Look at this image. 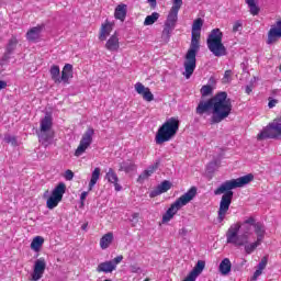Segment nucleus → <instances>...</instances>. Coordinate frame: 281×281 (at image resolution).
<instances>
[{
  "label": "nucleus",
  "mask_w": 281,
  "mask_h": 281,
  "mask_svg": "<svg viewBox=\"0 0 281 281\" xmlns=\"http://www.w3.org/2000/svg\"><path fill=\"white\" fill-rule=\"evenodd\" d=\"M232 99L227 98V92H218L206 101H200L195 113L196 115H205L212 111L211 124H221L223 120H227L232 115Z\"/></svg>",
  "instance_id": "obj_1"
},
{
  "label": "nucleus",
  "mask_w": 281,
  "mask_h": 281,
  "mask_svg": "<svg viewBox=\"0 0 281 281\" xmlns=\"http://www.w3.org/2000/svg\"><path fill=\"white\" fill-rule=\"evenodd\" d=\"M251 181H254V175L248 173L237 179H232L223 182L214 191L215 196H220V194H223L217 211L218 223H223V221H225V217L227 216V212H229V205H232V199H234V191L232 190H236V188H244V186L251 183Z\"/></svg>",
  "instance_id": "obj_2"
},
{
  "label": "nucleus",
  "mask_w": 281,
  "mask_h": 281,
  "mask_svg": "<svg viewBox=\"0 0 281 281\" xmlns=\"http://www.w3.org/2000/svg\"><path fill=\"white\" fill-rule=\"evenodd\" d=\"M200 41H201V32L192 31L191 44L184 56V63H183V67H184L183 76L184 78H187V80H190V78H192V74H194V69H196V54L199 53V49L201 47Z\"/></svg>",
  "instance_id": "obj_3"
},
{
  "label": "nucleus",
  "mask_w": 281,
  "mask_h": 281,
  "mask_svg": "<svg viewBox=\"0 0 281 281\" xmlns=\"http://www.w3.org/2000/svg\"><path fill=\"white\" fill-rule=\"evenodd\" d=\"M179 132V119L170 117L157 131L155 142L158 146L170 142Z\"/></svg>",
  "instance_id": "obj_4"
},
{
  "label": "nucleus",
  "mask_w": 281,
  "mask_h": 281,
  "mask_svg": "<svg viewBox=\"0 0 281 281\" xmlns=\"http://www.w3.org/2000/svg\"><path fill=\"white\" fill-rule=\"evenodd\" d=\"M194 196H196V187H191L188 192L182 194L170 205L167 212L162 215V223H170V221L175 218L177 212H179L181 207H184V205H188V203H190Z\"/></svg>",
  "instance_id": "obj_5"
},
{
  "label": "nucleus",
  "mask_w": 281,
  "mask_h": 281,
  "mask_svg": "<svg viewBox=\"0 0 281 281\" xmlns=\"http://www.w3.org/2000/svg\"><path fill=\"white\" fill-rule=\"evenodd\" d=\"M206 45L210 52L217 58L227 55V48L223 44V32H221V29H213L211 31L206 40Z\"/></svg>",
  "instance_id": "obj_6"
},
{
  "label": "nucleus",
  "mask_w": 281,
  "mask_h": 281,
  "mask_svg": "<svg viewBox=\"0 0 281 281\" xmlns=\"http://www.w3.org/2000/svg\"><path fill=\"white\" fill-rule=\"evenodd\" d=\"M52 126H54V119L52 115L46 114L40 122L38 139L42 144H47L54 139Z\"/></svg>",
  "instance_id": "obj_7"
},
{
  "label": "nucleus",
  "mask_w": 281,
  "mask_h": 281,
  "mask_svg": "<svg viewBox=\"0 0 281 281\" xmlns=\"http://www.w3.org/2000/svg\"><path fill=\"white\" fill-rule=\"evenodd\" d=\"M238 232H240V223L233 224L226 232V243L235 247H245L249 241L243 233L238 234Z\"/></svg>",
  "instance_id": "obj_8"
},
{
  "label": "nucleus",
  "mask_w": 281,
  "mask_h": 281,
  "mask_svg": "<svg viewBox=\"0 0 281 281\" xmlns=\"http://www.w3.org/2000/svg\"><path fill=\"white\" fill-rule=\"evenodd\" d=\"M281 137V119H276L273 122L263 128L257 136L258 139H278Z\"/></svg>",
  "instance_id": "obj_9"
},
{
  "label": "nucleus",
  "mask_w": 281,
  "mask_h": 281,
  "mask_svg": "<svg viewBox=\"0 0 281 281\" xmlns=\"http://www.w3.org/2000/svg\"><path fill=\"white\" fill-rule=\"evenodd\" d=\"M65 192H67V186L65 184V182H59L53 190L50 196L47 199L46 207L48 210H54V207H58V203L63 201Z\"/></svg>",
  "instance_id": "obj_10"
},
{
  "label": "nucleus",
  "mask_w": 281,
  "mask_h": 281,
  "mask_svg": "<svg viewBox=\"0 0 281 281\" xmlns=\"http://www.w3.org/2000/svg\"><path fill=\"white\" fill-rule=\"evenodd\" d=\"M93 135H95V131L89 127L81 137L79 146L75 151V157H80L87 153V148L93 144Z\"/></svg>",
  "instance_id": "obj_11"
},
{
  "label": "nucleus",
  "mask_w": 281,
  "mask_h": 281,
  "mask_svg": "<svg viewBox=\"0 0 281 281\" xmlns=\"http://www.w3.org/2000/svg\"><path fill=\"white\" fill-rule=\"evenodd\" d=\"M122 260H124V256L120 255L112 260L101 262L97 267V272L98 273H113V271H115V269H117V266L120 265V262H122Z\"/></svg>",
  "instance_id": "obj_12"
},
{
  "label": "nucleus",
  "mask_w": 281,
  "mask_h": 281,
  "mask_svg": "<svg viewBox=\"0 0 281 281\" xmlns=\"http://www.w3.org/2000/svg\"><path fill=\"white\" fill-rule=\"evenodd\" d=\"M182 5H183V0H173V4L165 22L167 25L177 27V21H179V10H181Z\"/></svg>",
  "instance_id": "obj_13"
},
{
  "label": "nucleus",
  "mask_w": 281,
  "mask_h": 281,
  "mask_svg": "<svg viewBox=\"0 0 281 281\" xmlns=\"http://www.w3.org/2000/svg\"><path fill=\"white\" fill-rule=\"evenodd\" d=\"M46 268L47 262L45 261V258H40L35 260L31 281L41 280V278H43V274L45 273Z\"/></svg>",
  "instance_id": "obj_14"
},
{
  "label": "nucleus",
  "mask_w": 281,
  "mask_h": 281,
  "mask_svg": "<svg viewBox=\"0 0 281 281\" xmlns=\"http://www.w3.org/2000/svg\"><path fill=\"white\" fill-rule=\"evenodd\" d=\"M135 91L138 95H142L146 102H153L155 95L150 92V88H146L142 82L135 83Z\"/></svg>",
  "instance_id": "obj_15"
},
{
  "label": "nucleus",
  "mask_w": 281,
  "mask_h": 281,
  "mask_svg": "<svg viewBox=\"0 0 281 281\" xmlns=\"http://www.w3.org/2000/svg\"><path fill=\"white\" fill-rule=\"evenodd\" d=\"M256 225V218L248 217L241 224H239V232L246 237V240L249 241V235L251 234V228Z\"/></svg>",
  "instance_id": "obj_16"
},
{
  "label": "nucleus",
  "mask_w": 281,
  "mask_h": 281,
  "mask_svg": "<svg viewBox=\"0 0 281 281\" xmlns=\"http://www.w3.org/2000/svg\"><path fill=\"white\" fill-rule=\"evenodd\" d=\"M43 25H37L27 31L26 41L30 43H38V41H41V32H43Z\"/></svg>",
  "instance_id": "obj_17"
},
{
  "label": "nucleus",
  "mask_w": 281,
  "mask_h": 281,
  "mask_svg": "<svg viewBox=\"0 0 281 281\" xmlns=\"http://www.w3.org/2000/svg\"><path fill=\"white\" fill-rule=\"evenodd\" d=\"M111 32H113V23L106 20L105 23L101 25L99 40L106 41V38H109V36L111 35Z\"/></svg>",
  "instance_id": "obj_18"
},
{
  "label": "nucleus",
  "mask_w": 281,
  "mask_h": 281,
  "mask_svg": "<svg viewBox=\"0 0 281 281\" xmlns=\"http://www.w3.org/2000/svg\"><path fill=\"white\" fill-rule=\"evenodd\" d=\"M105 49L108 52H117L120 49V37H117V33H114L105 43Z\"/></svg>",
  "instance_id": "obj_19"
},
{
  "label": "nucleus",
  "mask_w": 281,
  "mask_h": 281,
  "mask_svg": "<svg viewBox=\"0 0 281 281\" xmlns=\"http://www.w3.org/2000/svg\"><path fill=\"white\" fill-rule=\"evenodd\" d=\"M70 78H74V66L71 64H66L61 71L60 81L65 85H69Z\"/></svg>",
  "instance_id": "obj_20"
},
{
  "label": "nucleus",
  "mask_w": 281,
  "mask_h": 281,
  "mask_svg": "<svg viewBox=\"0 0 281 281\" xmlns=\"http://www.w3.org/2000/svg\"><path fill=\"white\" fill-rule=\"evenodd\" d=\"M203 269H205V261L199 260L193 270L187 277L192 281H196V278L203 273Z\"/></svg>",
  "instance_id": "obj_21"
},
{
  "label": "nucleus",
  "mask_w": 281,
  "mask_h": 281,
  "mask_svg": "<svg viewBox=\"0 0 281 281\" xmlns=\"http://www.w3.org/2000/svg\"><path fill=\"white\" fill-rule=\"evenodd\" d=\"M254 232L257 236V240L259 243H262V240H265V236L267 234V227H265V224H262V222H255Z\"/></svg>",
  "instance_id": "obj_22"
},
{
  "label": "nucleus",
  "mask_w": 281,
  "mask_h": 281,
  "mask_svg": "<svg viewBox=\"0 0 281 281\" xmlns=\"http://www.w3.org/2000/svg\"><path fill=\"white\" fill-rule=\"evenodd\" d=\"M157 168H159V162H156L155 165L149 166L146 170L142 172L138 177L139 183L146 181L149 177L153 176V173L156 172Z\"/></svg>",
  "instance_id": "obj_23"
},
{
  "label": "nucleus",
  "mask_w": 281,
  "mask_h": 281,
  "mask_svg": "<svg viewBox=\"0 0 281 281\" xmlns=\"http://www.w3.org/2000/svg\"><path fill=\"white\" fill-rule=\"evenodd\" d=\"M120 172H135L137 170V165L133 160H124L120 164Z\"/></svg>",
  "instance_id": "obj_24"
},
{
  "label": "nucleus",
  "mask_w": 281,
  "mask_h": 281,
  "mask_svg": "<svg viewBox=\"0 0 281 281\" xmlns=\"http://www.w3.org/2000/svg\"><path fill=\"white\" fill-rule=\"evenodd\" d=\"M172 188V183L170 181H162L155 191L151 192V196H159V194H164V192H168Z\"/></svg>",
  "instance_id": "obj_25"
},
{
  "label": "nucleus",
  "mask_w": 281,
  "mask_h": 281,
  "mask_svg": "<svg viewBox=\"0 0 281 281\" xmlns=\"http://www.w3.org/2000/svg\"><path fill=\"white\" fill-rule=\"evenodd\" d=\"M218 270L222 276H228L232 271V261L229 258H225L221 261Z\"/></svg>",
  "instance_id": "obj_26"
},
{
  "label": "nucleus",
  "mask_w": 281,
  "mask_h": 281,
  "mask_svg": "<svg viewBox=\"0 0 281 281\" xmlns=\"http://www.w3.org/2000/svg\"><path fill=\"white\" fill-rule=\"evenodd\" d=\"M114 18L124 22L126 19V4H119L114 11Z\"/></svg>",
  "instance_id": "obj_27"
},
{
  "label": "nucleus",
  "mask_w": 281,
  "mask_h": 281,
  "mask_svg": "<svg viewBox=\"0 0 281 281\" xmlns=\"http://www.w3.org/2000/svg\"><path fill=\"white\" fill-rule=\"evenodd\" d=\"M49 74L55 85H60V67L57 65H53L49 69Z\"/></svg>",
  "instance_id": "obj_28"
},
{
  "label": "nucleus",
  "mask_w": 281,
  "mask_h": 281,
  "mask_svg": "<svg viewBox=\"0 0 281 281\" xmlns=\"http://www.w3.org/2000/svg\"><path fill=\"white\" fill-rule=\"evenodd\" d=\"M111 243H113V233L103 235L100 239L101 249H109V247H111Z\"/></svg>",
  "instance_id": "obj_29"
},
{
  "label": "nucleus",
  "mask_w": 281,
  "mask_h": 281,
  "mask_svg": "<svg viewBox=\"0 0 281 281\" xmlns=\"http://www.w3.org/2000/svg\"><path fill=\"white\" fill-rule=\"evenodd\" d=\"M45 243V238H43L42 236H36L33 238L32 243H31V249L33 251H41V248L43 247Z\"/></svg>",
  "instance_id": "obj_30"
},
{
  "label": "nucleus",
  "mask_w": 281,
  "mask_h": 281,
  "mask_svg": "<svg viewBox=\"0 0 281 281\" xmlns=\"http://www.w3.org/2000/svg\"><path fill=\"white\" fill-rule=\"evenodd\" d=\"M100 172H101L100 167L94 168V170L92 171L91 179L89 182V191L93 190V188L95 187V183H98L100 179Z\"/></svg>",
  "instance_id": "obj_31"
},
{
  "label": "nucleus",
  "mask_w": 281,
  "mask_h": 281,
  "mask_svg": "<svg viewBox=\"0 0 281 281\" xmlns=\"http://www.w3.org/2000/svg\"><path fill=\"white\" fill-rule=\"evenodd\" d=\"M246 3L249 8V12L250 14H252V16H258V14H260V7H258L256 4V0H246Z\"/></svg>",
  "instance_id": "obj_32"
},
{
  "label": "nucleus",
  "mask_w": 281,
  "mask_h": 281,
  "mask_svg": "<svg viewBox=\"0 0 281 281\" xmlns=\"http://www.w3.org/2000/svg\"><path fill=\"white\" fill-rule=\"evenodd\" d=\"M260 245H262V241H259L258 239L251 244L246 243L244 245L246 254L248 255L254 254V251H256V249H258Z\"/></svg>",
  "instance_id": "obj_33"
},
{
  "label": "nucleus",
  "mask_w": 281,
  "mask_h": 281,
  "mask_svg": "<svg viewBox=\"0 0 281 281\" xmlns=\"http://www.w3.org/2000/svg\"><path fill=\"white\" fill-rule=\"evenodd\" d=\"M105 179L109 183H119L120 178L117 177V173H115V170L113 168H110L108 172L105 173Z\"/></svg>",
  "instance_id": "obj_34"
},
{
  "label": "nucleus",
  "mask_w": 281,
  "mask_h": 281,
  "mask_svg": "<svg viewBox=\"0 0 281 281\" xmlns=\"http://www.w3.org/2000/svg\"><path fill=\"white\" fill-rule=\"evenodd\" d=\"M16 45H19V40H16V37L12 36L9 40V43L7 45L8 54H12V52H14L16 49Z\"/></svg>",
  "instance_id": "obj_35"
},
{
  "label": "nucleus",
  "mask_w": 281,
  "mask_h": 281,
  "mask_svg": "<svg viewBox=\"0 0 281 281\" xmlns=\"http://www.w3.org/2000/svg\"><path fill=\"white\" fill-rule=\"evenodd\" d=\"M173 30H175V26L165 23V27L162 30V35H161L162 38L165 41H168L170 38V35L172 34Z\"/></svg>",
  "instance_id": "obj_36"
},
{
  "label": "nucleus",
  "mask_w": 281,
  "mask_h": 281,
  "mask_svg": "<svg viewBox=\"0 0 281 281\" xmlns=\"http://www.w3.org/2000/svg\"><path fill=\"white\" fill-rule=\"evenodd\" d=\"M159 19V13L154 12L150 15H147L145 21H144V25H153L155 22H157Z\"/></svg>",
  "instance_id": "obj_37"
},
{
  "label": "nucleus",
  "mask_w": 281,
  "mask_h": 281,
  "mask_svg": "<svg viewBox=\"0 0 281 281\" xmlns=\"http://www.w3.org/2000/svg\"><path fill=\"white\" fill-rule=\"evenodd\" d=\"M212 86L210 85H206V86H203L200 90V93L203 98L207 97V95H212Z\"/></svg>",
  "instance_id": "obj_38"
},
{
  "label": "nucleus",
  "mask_w": 281,
  "mask_h": 281,
  "mask_svg": "<svg viewBox=\"0 0 281 281\" xmlns=\"http://www.w3.org/2000/svg\"><path fill=\"white\" fill-rule=\"evenodd\" d=\"M201 27H203V20L199 18L193 22L192 32H201Z\"/></svg>",
  "instance_id": "obj_39"
},
{
  "label": "nucleus",
  "mask_w": 281,
  "mask_h": 281,
  "mask_svg": "<svg viewBox=\"0 0 281 281\" xmlns=\"http://www.w3.org/2000/svg\"><path fill=\"white\" fill-rule=\"evenodd\" d=\"M233 32L236 34V32H243V21H236L233 25Z\"/></svg>",
  "instance_id": "obj_40"
},
{
  "label": "nucleus",
  "mask_w": 281,
  "mask_h": 281,
  "mask_svg": "<svg viewBox=\"0 0 281 281\" xmlns=\"http://www.w3.org/2000/svg\"><path fill=\"white\" fill-rule=\"evenodd\" d=\"M207 171L209 172H214L218 168V161L213 160L207 165Z\"/></svg>",
  "instance_id": "obj_41"
},
{
  "label": "nucleus",
  "mask_w": 281,
  "mask_h": 281,
  "mask_svg": "<svg viewBox=\"0 0 281 281\" xmlns=\"http://www.w3.org/2000/svg\"><path fill=\"white\" fill-rule=\"evenodd\" d=\"M232 76H234V72H232V70H226L224 72L223 82H232Z\"/></svg>",
  "instance_id": "obj_42"
},
{
  "label": "nucleus",
  "mask_w": 281,
  "mask_h": 281,
  "mask_svg": "<svg viewBox=\"0 0 281 281\" xmlns=\"http://www.w3.org/2000/svg\"><path fill=\"white\" fill-rule=\"evenodd\" d=\"M267 257H263L261 261L258 263L257 269L265 271V269H267Z\"/></svg>",
  "instance_id": "obj_43"
},
{
  "label": "nucleus",
  "mask_w": 281,
  "mask_h": 281,
  "mask_svg": "<svg viewBox=\"0 0 281 281\" xmlns=\"http://www.w3.org/2000/svg\"><path fill=\"white\" fill-rule=\"evenodd\" d=\"M4 142H7V144H12V146H16V137L14 136L7 135Z\"/></svg>",
  "instance_id": "obj_44"
},
{
  "label": "nucleus",
  "mask_w": 281,
  "mask_h": 281,
  "mask_svg": "<svg viewBox=\"0 0 281 281\" xmlns=\"http://www.w3.org/2000/svg\"><path fill=\"white\" fill-rule=\"evenodd\" d=\"M130 271L131 273H138L140 274L142 273V268L137 265H131L130 266Z\"/></svg>",
  "instance_id": "obj_45"
},
{
  "label": "nucleus",
  "mask_w": 281,
  "mask_h": 281,
  "mask_svg": "<svg viewBox=\"0 0 281 281\" xmlns=\"http://www.w3.org/2000/svg\"><path fill=\"white\" fill-rule=\"evenodd\" d=\"M64 178L66 179V181H71L74 179V171L67 169L64 173Z\"/></svg>",
  "instance_id": "obj_46"
},
{
  "label": "nucleus",
  "mask_w": 281,
  "mask_h": 281,
  "mask_svg": "<svg viewBox=\"0 0 281 281\" xmlns=\"http://www.w3.org/2000/svg\"><path fill=\"white\" fill-rule=\"evenodd\" d=\"M260 276H262V270H260L259 268H257V270L255 271L254 276L251 277L250 281H256L258 280V278H260Z\"/></svg>",
  "instance_id": "obj_47"
},
{
  "label": "nucleus",
  "mask_w": 281,
  "mask_h": 281,
  "mask_svg": "<svg viewBox=\"0 0 281 281\" xmlns=\"http://www.w3.org/2000/svg\"><path fill=\"white\" fill-rule=\"evenodd\" d=\"M278 104V100L271 99L268 103L269 109H273Z\"/></svg>",
  "instance_id": "obj_48"
},
{
  "label": "nucleus",
  "mask_w": 281,
  "mask_h": 281,
  "mask_svg": "<svg viewBox=\"0 0 281 281\" xmlns=\"http://www.w3.org/2000/svg\"><path fill=\"white\" fill-rule=\"evenodd\" d=\"M87 196H89V192L83 191L80 195V201L81 203H85V200L87 199Z\"/></svg>",
  "instance_id": "obj_49"
},
{
  "label": "nucleus",
  "mask_w": 281,
  "mask_h": 281,
  "mask_svg": "<svg viewBox=\"0 0 281 281\" xmlns=\"http://www.w3.org/2000/svg\"><path fill=\"white\" fill-rule=\"evenodd\" d=\"M113 186H114L116 192H121L122 186L120 183L114 182Z\"/></svg>",
  "instance_id": "obj_50"
},
{
  "label": "nucleus",
  "mask_w": 281,
  "mask_h": 281,
  "mask_svg": "<svg viewBox=\"0 0 281 281\" xmlns=\"http://www.w3.org/2000/svg\"><path fill=\"white\" fill-rule=\"evenodd\" d=\"M8 87V82L0 80V91L1 89H5Z\"/></svg>",
  "instance_id": "obj_51"
},
{
  "label": "nucleus",
  "mask_w": 281,
  "mask_h": 281,
  "mask_svg": "<svg viewBox=\"0 0 281 281\" xmlns=\"http://www.w3.org/2000/svg\"><path fill=\"white\" fill-rule=\"evenodd\" d=\"M246 93H248V94L251 93V86L246 87Z\"/></svg>",
  "instance_id": "obj_52"
},
{
  "label": "nucleus",
  "mask_w": 281,
  "mask_h": 281,
  "mask_svg": "<svg viewBox=\"0 0 281 281\" xmlns=\"http://www.w3.org/2000/svg\"><path fill=\"white\" fill-rule=\"evenodd\" d=\"M149 3H151V5H157V0H148Z\"/></svg>",
  "instance_id": "obj_53"
},
{
  "label": "nucleus",
  "mask_w": 281,
  "mask_h": 281,
  "mask_svg": "<svg viewBox=\"0 0 281 281\" xmlns=\"http://www.w3.org/2000/svg\"><path fill=\"white\" fill-rule=\"evenodd\" d=\"M133 218H139V213H134Z\"/></svg>",
  "instance_id": "obj_54"
},
{
  "label": "nucleus",
  "mask_w": 281,
  "mask_h": 281,
  "mask_svg": "<svg viewBox=\"0 0 281 281\" xmlns=\"http://www.w3.org/2000/svg\"><path fill=\"white\" fill-rule=\"evenodd\" d=\"M87 227H88V224H83L82 226H81V229H87Z\"/></svg>",
  "instance_id": "obj_55"
}]
</instances>
